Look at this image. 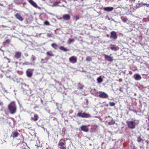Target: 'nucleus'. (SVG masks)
<instances>
[{"instance_id":"49","label":"nucleus","mask_w":149,"mask_h":149,"mask_svg":"<svg viewBox=\"0 0 149 149\" xmlns=\"http://www.w3.org/2000/svg\"><path fill=\"white\" fill-rule=\"evenodd\" d=\"M46 149H48V148H47Z\"/></svg>"},{"instance_id":"26","label":"nucleus","mask_w":149,"mask_h":149,"mask_svg":"<svg viewBox=\"0 0 149 149\" xmlns=\"http://www.w3.org/2000/svg\"><path fill=\"white\" fill-rule=\"evenodd\" d=\"M92 60V59L91 58V57H90V56H88L87 57L86 59V61L88 62L90 61H91Z\"/></svg>"},{"instance_id":"29","label":"nucleus","mask_w":149,"mask_h":149,"mask_svg":"<svg viewBox=\"0 0 149 149\" xmlns=\"http://www.w3.org/2000/svg\"><path fill=\"white\" fill-rule=\"evenodd\" d=\"M109 104L110 106H114L115 105V103L112 102H109Z\"/></svg>"},{"instance_id":"16","label":"nucleus","mask_w":149,"mask_h":149,"mask_svg":"<svg viewBox=\"0 0 149 149\" xmlns=\"http://www.w3.org/2000/svg\"><path fill=\"white\" fill-rule=\"evenodd\" d=\"M19 135V134L18 132H13L12 133L11 136L13 138H15L17 137Z\"/></svg>"},{"instance_id":"1","label":"nucleus","mask_w":149,"mask_h":149,"mask_svg":"<svg viewBox=\"0 0 149 149\" xmlns=\"http://www.w3.org/2000/svg\"><path fill=\"white\" fill-rule=\"evenodd\" d=\"M8 108L11 114H13L16 111L17 107L14 103L9 104L8 106Z\"/></svg>"},{"instance_id":"47","label":"nucleus","mask_w":149,"mask_h":149,"mask_svg":"<svg viewBox=\"0 0 149 149\" xmlns=\"http://www.w3.org/2000/svg\"><path fill=\"white\" fill-rule=\"evenodd\" d=\"M40 120H39V121L40 122Z\"/></svg>"},{"instance_id":"22","label":"nucleus","mask_w":149,"mask_h":149,"mask_svg":"<svg viewBox=\"0 0 149 149\" xmlns=\"http://www.w3.org/2000/svg\"><path fill=\"white\" fill-rule=\"evenodd\" d=\"M137 141L139 143H143L144 140L142 139L141 136H139L137 138Z\"/></svg>"},{"instance_id":"44","label":"nucleus","mask_w":149,"mask_h":149,"mask_svg":"<svg viewBox=\"0 0 149 149\" xmlns=\"http://www.w3.org/2000/svg\"><path fill=\"white\" fill-rule=\"evenodd\" d=\"M0 104H1V105H2V104H1V102Z\"/></svg>"},{"instance_id":"45","label":"nucleus","mask_w":149,"mask_h":149,"mask_svg":"<svg viewBox=\"0 0 149 149\" xmlns=\"http://www.w3.org/2000/svg\"><path fill=\"white\" fill-rule=\"evenodd\" d=\"M147 6H149V4Z\"/></svg>"},{"instance_id":"32","label":"nucleus","mask_w":149,"mask_h":149,"mask_svg":"<svg viewBox=\"0 0 149 149\" xmlns=\"http://www.w3.org/2000/svg\"><path fill=\"white\" fill-rule=\"evenodd\" d=\"M44 24L46 25H50L49 22L47 21H45L44 22Z\"/></svg>"},{"instance_id":"48","label":"nucleus","mask_w":149,"mask_h":149,"mask_svg":"<svg viewBox=\"0 0 149 149\" xmlns=\"http://www.w3.org/2000/svg\"><path fill=\"white\" fill-rule=\"evenodd\" d=\"M82 1H83L84 0H81Z\"/></svg>"},{"instance_id":"23","label":"nucleus","mask_w":149,"mask_h":149,"mask_svg":"<svg viewBox=\"0 0 149 149\" xmlns=\"http://www.w3.org/2000/svg\"><path fill=\"white\" fill-rule=\"evenodd\" d=\"M103 81V79L101 77H98L97 79V82L99 83H101Z\"/></svg>"},{"instance_id":"9","label":"nucleus","mask_w":149,"mask_h":149,"mask_svg":"<svg viewBox=\"0 0 149 149\" xmlns=\"http://www.w3.org/2000/svg\"><path fill=\"white\" fill-rule=\"evenodd\" d=\"M22 55L21 53L19 52H17L15 53L14 56V59H18L20 58Z\"/></svg>"},{"instance_id":"27","label":"nucleus","mask_w":149,"mask_h":149,"mask_svg":"<svg viewBox=\"0 0 149 149\" xmlns=\"http://www.w3.org/2000/svg\"><path fill=\"white\" fill-rule=\"evenodd\" d=\"M61 2L60 1H55V2L54 4H53V5L54 6H57L58 5V4L59 3H60Z\"/></svg>"},{"instance_id":"43","label":"nucleus","mask_w":149,"mask_h":149,"mask_svg":"<svg viewBox=\"0 0 149 149\" xmlns=\"http://www.w3.org/2000/svg\"><path fill=\"white\" fill-rule=\"evenodd\" d=\"M41 61H43V59H41Z\"/></svg>"},{"instance_id":"12","label":"nucleus","mask_w":149,"mask_h":149,"mask_svg":"<svg viewBox=\"0 0 149 149\" xmlns=\"http://www.w3.org/2000/svg\"><path fill=\"white\" fill-rule=\"evenodd\" d=\"M110 46V49L112 50L116 51L119 49V47L118 46L115 45L111 44Z\"/></svg>"},{"instance_id":"31","label":"nucleus","mask_w":149,"mask_h":149,"mask_svg":"<svg viewBox=\"0 0 149 149\" xmlns=\"http://www.w3.org/2000/svg\"><path fill=\"white\" fill-rule=\"evenodd\" d=\"M16 1L18 3L20 4L23 1V0H16Z\"/></svg>"},{"instance_id":"40","label":"nucleus","mask_w":149,"mask_h":149,"mask_svg":"<svg viewBox=\"0 0 149 149\" xmlns=\"http://www.w3.org/2000/svg\"><path fill=\"white\" fill-rule=\"evenodd\" d=\"M113 9V8H104V9H108V10H109V9Z\"/></svg>"},{"instance_id":"8","label":"nucleus","mask_w":149,"mask_h":149,"mask_svg":"<svg viewBox=\"0 0 149 149\" xmlns=\"http://www.w3.org/2000/svg\"><path fill=\"white\" fill-rule=\"evenodd\" d=\"M104 57L106 60L109 62H111L113 61V57L111 56H109L105 54L104 55Z\"/></svg>"},{"instance_id":"5","label":"nucleus","mask_w":149,"mask_h":149,"mask_svg":"<svg viewBox=\"0 0 149 149\" xmlns=\"http://www.w3.org/2000/svg\"><path fill=\"white\" fill-rule=\"evenodd\" d=\"M32 114H33V116H31L30 118L31 121L33 122H36L39 119V116L36 114H35L34 113L32 112L31 114V116Z\"/></svg>"},{"instance_id":"10","label":"nucleus","mask_w":149,"mask_h":149,"mask_svg":"<svg viewBox=\"0 0 149 149\" xmlns=\"http://www.w3.org/2000/svg\"><path fill=\"white\" fill-rule=\"evenodd\" d=\"M117 38L116 33L113 31L111 32L110 33V38L114 39H116Z\"/></svg>"},{"instance_id":"11","label":"nucleus","mask_w":149,"mask_h":149,"mask_svg":"<svg viewBox=\"0 0 149 149\" xmlns=\"http://www.w3.org/2000/svg\"><path fill=\"white\" fill-rule=\"evenodd\" d=\"M66 144V142L64 140L61 139L58 143V147L64 146Z\"/></svg>"},{"instance_id":"37","label":"nucleus","mask_w":149,"mask_h":149,"mask_svg":"<svg viewBox=\"0 0 149 149\" xmlns=\"http://www.w3.org/2000/svg\"><path fill=\"white\" fill-rule=\"evenodd\" d=\"M29 64H30L28 62H25L23 63V65H29Z\"/></svg>"},{"instance_id":"42","label":"nucleus","mask_w":149,"mask_h":149,"mask_svg":"<svg viewBox=\"0 0 149 149\" xmlns=\"http://www.w3.org/2000/svg\"><path fill=\"white\" fill-rule=\"evenodd\" d=\"M147 130H149V129L148 128L147 129Z\"/></svg>"},{"instance_id":"18","label":"nucleus","mask_w":149,"mask_h":149,"mask_svg":"<svg viewBox=\"0 0 149 149\" xmlns=\"http://www.w3.org/2000/svg\"><path fill=\"white\" fill-rule=\"evenodd\" d=\"M59 49L65 52L68 51L69 50L68 49H67L66 48L62 46H60L59 47Z\"/></svg>"},{"instance_id":"24","label":"nucleus","mask_w":149,"mask_h":149,"mask_svg":"<svg viewBox=\"0 0 149 149\" xmlns=\"http://www.w3.org/2000/svg\"><path fill=\"white\" fill-rule=\"evenodd\" d=\"M115 123V121L112 120L110 122L108 123V124L109 125H111L114 124Z\"/></svg>"},{"instance_id":"38","label":"nucleus","mask_w":149,"mask_h":149,"mask_svg":"<svg viewBox=\"0 0 149 149\" xmlns=\"http://www.w3.org/2000/svg\"><path fill=\"white\" fill-rule=\"evenodd\" d=\"M6 43H9L10 42V40L9 39H7L6 40Z\"/></svg>"},{"instance_id":"7","label":"nucleus","mask_w":149,"mask_h":149,"mask_svg":"<svg viewBox=\"0 0 149 149\" xmlns=\"http://www.w3.org/2000/svg\"><path fill=\"white\" fill-rule=\"evenodd\" d=\"M69 61L70 63H74L77 62V58L76 57L73 56L69 58Z\"/></svg>"},{"instance_id":"15","label":"nucleus","mask_w":149,"mask_h":149,"mask_svg":"<svg viewBox=\"0 0 149 149\" xmlns=\"http://www.w3.org/2000/svg\"><path fill=\"white\" fill-rule=\"evenodd\" d=\"M70 16L68 14L63 15V19L65 20H68L70 19Z\"/></svg>"},{"instance_id":"33","label":"nucleus","mask_w":149,"mask_h":149,"mask_svg":"<svg viewBox=\"0 0 149 149\" xmlns=\"http://www.w3.org/2000/svg\"><path fill=\"white\" fill-rule=\"evenodd\" d=\"M143 4H142L141 3L137 4L136 5V7L139 8V7H140L142 6Z\"/></svg>"},{"instance_id":"36","label":"nucleus","mask_w":149,"mask_h":149,"mask_svg":"<svg viewBox=\"0 0 149 149\" xmlns=\"http://www.w3.org/2000/svg\"><path fill=\"white\" fill-rule=\"evenodd\" d=\"M74 17L75 18V20L76 21H77V20L79 19V16L77 15Z\"/></svg>"},{"instance_id":"4","label":"nucleus","mask_w":149,"mask_h":149,"mask_svg":"<svg viewBox=\"0 0 149 149\" xmlns=\"http://www.w3.org/2000/svg\"><path fill=\"white\" fill-rule=\"evenodd\" d=\"M126 123L128 127L129 128L133 129L135 128L136 123L134 121H127Z\"/></svg>"},{"instance_id":"6","label":"nucleus","mask_w":149,"mask_h":149,"mask_svg":"<svg viewBox=\"0 0 149 149\" xmlns=\"http://www.w3.org/2000/svg\"><path fill=\"white\" fill-rule=\"evenodd\" d=\"M33 69H28L26 71L27 76L29 77H31L33 75Z\"/></svg>"},{"instance_id":"14","label":"nucleus","mask_w":149,"mask_h":149,"mask_svg":"<svg viewBox=\"0 0 149 149\" xmlns=\"http://www.w3.org/2000/svg\"><path fill=\"white\" fill-rule=\"evenodd\" d=\"M15 17L16 18L19 20L22 21L23 20V19L22 17L21 16L20 14L17 13L15 15Z\"/></svg>"},{"instance_id":"25","label":"nucleus","mask_w":149,"mask_h":149,"mask_svg":"<svg viewBox=\"0 0 149 149\" xmlns=\"http://www.w3.org/2000/svg\"><path fill=\"white\" fill-rule=\"evenodd\" d=\"M74 40L73 39H69L68 42V44H70L72 42L74 41Z\"/></svg>"},{"instance_id":"19","label":"nucleus","mask_w":149,"mask_h":149,"mask_svg":"<svg viewBox=\"0 0 149 149\" xmlns=\"http://www.w3.org/2000/svg\"><path fill=\"white\" fill-rule=\"evenodd\" d=\"M52 47L54 49H57L58 47V45L56 43H53L51 44Z\"/></svg>"},{"instance_id":"20","label":"nucleus","mask_w":149,"mask_h":149,"mask_svg":"<svg viewBox=\"0 0 149 149\" xmlns=\"http://www.w3.org/2000/svg\"><path fill=\"white\" fill-rule=\"evenodd\" d=\"M134 76V78L136 80H139L141 79V77L139 74H136Z\"/></svg>"},{"instance_id":"34","label":"nucleus","mask_w":149,"mask_h":149,"mask_svg":"<svg viewBox=\"0 0 149 149\" xmlns=\"http://www.w3.org/2000/svg\"><path fill=\"white\" fill-rule=\"evenodd\" d=\"M60 149H66V147H65L64 146H62L58 147Z\"/></svg>"},{"instance_id":"46","label":"nucleus","mask_w":149,"mask_h":149,"mask_svg":"<svg viewBox=\"0 0 149 149\" xmlns=\"http://www.w3.org/2000/svg\"><path fill=\"white\" fill-rule=\"evenodd\" d=\"M107 37H109V36H108V35H107Z\"/></svg>"},{"instance_id":"13","label":"nucleus","mask_w":149,"mask_h":149,"mask_svg":"<svg viewBox=\"0 0 149 149\" xmlns=\"http://www.w3.org/2000/svg\"><path fill=\"white\" fill-rule=\"evenodd\" d=\"M81 130L85 132H87L88 131V127L86 125L82 126L81 127Z\"/></svg>"},{"instance_id":"35","label":"nucleus","mask_w":149,"mask_h":149,"mask_svg":"<svg viewBox=\"0 0 149 149\" xmlns=\"http://www.w3.org/2000/svg\"><path fill=\"white\" fill-rule=\"evenodd\" d=\"M84 87V86L81 85L80 86H79L78 87V88L80 90H81L83 89V88Z\"/></svg>"},{"instance_id":"3","label":"nucleus","mask_w":149,"mask_h":149,"mask_svg":"<svg viewBox=\"0 0 149 149\" xmlns=\"http://www.w3.org/2000/svg\"><path fill=\"white\" fill-rule=\"evenodd\" d=\"M77 116L82 118H90L91 117L90 114L85 112L82 113L81 112H79L78 113Z\"/></svg>"},{"instance_id":"41","label":"nucleus","mask_w":149,"mask_h":149,"mask_svg":"<svg viewBox=\"0 0 149 149\" xmlns=\"http://www.w3.org/2000/svg\"><path fill=\"white\" fill-rule=\"evenodd\" d=\"M105 10L107 11H110L111 10Z\"/></svg>"},{"instance_id":"17","label":"nucleus","mask_w":149,"mask_h":149,"mask_svg":"<svg viewBox=\"0 0 149 149\" xmlns=\"http://www.w3.org/2000/svg\"><path fill=\"white\" fill-rule=\"evenodd\" d=\"M27 1L30 4L34 7H36L37 6V4L33 0H27Z\"/></svg>"},{"instance_id":"2","label":"nucleus","mask_w":149,"mask_h":149,"mask_svg":"<svg viewBox=\"0 0 149 149\" xmlns=\"http://www.w3.org/2000/svg\"><path fill=\"white\" fill-rule=\"evenodd\" d=\"M96 96L100 98L105 99L108 98L109 96L107 94L104 92L99 91L96 93Z\"/></svg>"},{"instance_id":"21","label":"nucleus","mask_w":149,"mask_h":149,"mask_svg":"<svg viewBox=\"0 0 149 149\" xmlns=\"http://www.w3.org/2000/svg\"><path fill=\"white\" fill-rule=\"evenodd\" d=\"M46 54L47 55L49 56H54V55L53 53L52 52V51H48Z\"/></svg>"},{"instance_id":"30","label":"nucleus","mask_w":149,"mask_h":149,"mask_svg":"<svg viewBox=\"0 0 149 149\" xmlns=\"http://www.w3.org/2000/svg\"><path fill=\"white\" fill-rule=\"evenodd\" d=\"M128 20V19L126 17H124L122 21L124 22H126Z\"/></svg>"},{"instance_id":"28","label":"nucleus","mask_w":149,"mask_h":149,"mask_svg":"<svg viewBox=\"0 0 149 149\" xmlns=\"http://www.w3.org/2000/svg\"><path fill=\"white\" fill-rule=\"evenodd\" d=\"M31 59L32 61H34L36 59V57L33 55H32Z\"/></svg>"},{"instance_id":"39","label":"nucleus","mask_w":149,"mask_h":149,"mask_svg":"<svg viewBox=\"0 0 149 149\" xmlns=\"http://www.w3.org/2000/svg\"><path fill=\"white\" fill-rule=\"evenodd\" d=\"M36 124L39 126H41L42 125H44L42 124H39L38 123H37Z\"/></svg>"}]
</instances>
